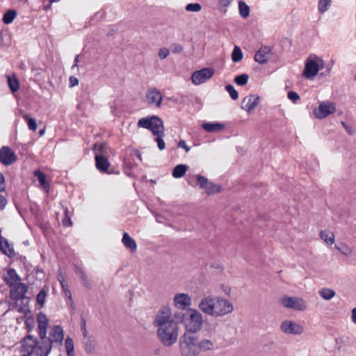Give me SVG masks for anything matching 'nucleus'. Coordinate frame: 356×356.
Returning a JSON list of instances; mask_svg holds the SVG:
<instances>
[{
  "instance_id": "nucleus-33",
  "label": "nucleus",
  "mask_w": 356,
  "mask_h": 356,
  "mask_svg": "<svg viewBox=\"0 0 356 356\" xmlns=\"http://www.w3.org/2000/svg\"><path fill=\"white\" fill-rule=\"evenodd\" d=\"M85 343V350L88 353H92L95 348V341L92 335L89 336L84 341Z\"/></svg>"
},
{
  "instance_id": "nucleus-40",
  "label": "nucleus",
  "mask_w": 356,
  "mask_h": 356,
  "mask_svg": "<svg viewBox=\"0 0 356 356\" xmlns=\"http://www.w3.org/2000/svg\"><path fill=\"white\" fill-rule=\"evenodd\" d=\"M332 0H319L318 3V10L321 13H324L328 10Z\"/></svg>"
},
{
  "instance_id": "nucleus-57",
  "label": "nucleus",
  "mask_w": 356,
  "mask_h": 356,
  "mask_svg": "<svg viewBox=\"0 0 356 356\" xmlns=\"http://www.w3.org/2000/svg\"><path fill=\"white\" fill-rule=\"evenodd\" d=\"M69 81H70V84L71 87L75 86L78 85V83H79L78 79L73 76L70 77Z\"/></svg>"
},
{
  "instance_id": "nucleus-30",
  "label": "nucleus",
  "mask_w": 356,
  "mask_h": 356,
  "mask_svg": "<svg viewBox=\"0 0 356 356\" xmlns=\"http://www.w3.org/2000/svg\"><path fill=\"white\" fill-rule=\"evenodd\" d=\"M159 341L165 346H170L177 341V335H158Z\"/></svg>"
},
{
  "instance_id": "nucleus-36",
  "label": "nucleus",
  "mask_w": 356,
  "mask_h": 356,
  "mask_svg": "<svg viewBox=\"0 0 356 356\" xmlns=\"http://www.w3.org/2000/svg\"><path fill=\"white\" fill-rule=\"evenodd\" d=\"M8 84L13 92H17L19 90V81L15 76H8Z\"/></svg>"
},
{
  "instance_id": "nucleus-18",
  "label": "nucleus",
  "mask_w": 356,
  "mask_h": 356,
  "mask_svg": "<svg viewBox=\"0 0 356 356\" xmlns=\"http://www.w3.org/2000/svg\"><path fill=\"white\" fill-rule=\"evenodd\" d=\"M13 287V289L10 290V298L15 300L23 298L28 291L27 286L25 284L20 283L19 282L16 284V286Z\"/></svg>"
},
{
  "instance_id": "nucleus-49",
  "label": "nucleus",
  "mask_w": 356,
  "mask_h": 356,
  "mask_svg": "<svg viewBox=\"0 0 356 356\" xmlns=\"http://www.w3.org/2000/svg\"><path fill=\"white\" fill-rule=\"evenodd\" d=\"M62 289L65 293V295L68 298V299L72 302V296L70 290L68 288L67 284L64 283V280L60 282Z\"/></svg>"
},
{
  "instance_id": "nucleus-35",
  "label": "nucleus",
  "mask_w": 356,
  "mask_h": 356,
  "mask_svg": "<svg viewBox=\"0 0 356 356\" xmlns=\"http://www.w3.org/2000/svg\"><path fill=\"white\" fill-rule=\"evenodd\" d=\"M65 347L67 356H74V344L72 338L68 337L65 339Z\"/></svg>"
},
{
  "instance_id": "nucleus-61",
  "label": "nucleus",
  "mask_w": 356,
  "mask_h": 356,
  "mask_svg": "<svg viewBox=\"0 0 356 356\" xmlns=\"http://www.w3.org/2000/svg\"><path fill=\"white\" fill-rule=\"evenodd\" d=\"M351 318L353 322L356 324V307L352 310Z\"/></svg>"
},
{
  "instance_id": "nucleus-42",
  "label": "nucleus",
  "mask_w": 356,
  "mask_h": 356,
  "mask_svg": "<svg viewBox=\"0 0 356 356\" xmlns=\"http://www.w3.org/2000/svg\"><path fill=\"white\" fill-rule=\"evenodd\" d=\"M122 241L127 248L134 249V240L127 232L124 233Z\"/></svg>"
},
{
  "instance_id": "nucleus-14",
  "label": "nucleus",
  "mask_w": 356,
  "mask_h": 356,
  "mask_svg": "<svg viewBox=\"0 0 356 356\" xmlns=\"http://www.w3.org/2000/svg\"><path fill=\"white\" fill-rule=\"evenodd\" d=\"M171 316V309L169 306H164L159 312L156 316L154 321L155 325L159 327L160 326H164L165 324L170 321Z\"/></svg>"
},
{
  "instance_id": "nucleus-58",
  "label": "nucleus",
  "mask_w": 356,
  "mask_h": 356,
  "mask_svg": "<svg viewBox=\"0 0 356 356\" xmlns=\"http://www.w3.org/2000/svg\"><path fill=\"white\" fill-rule=\"evenodd\" d=\"M232 0H219V6L222 7H228L231 3Z\"/></svg>"
},
{
  "instance_id": "nucleus-28",
  "label": "nucleus",
  "mask_w": 356,
  "mask_h": 356,
  "mask_svg": "<svg viewBox=\"0 0 356 356\" xmlns=\"http://www.w3.org/2000/svg\"><path fill=\"white\" fill-rule=\"evenodd\" d=\"M33 174H34V176L37 177L41 186L44 190L48 191L49 188V184L47 181L46 176H45L44 173H43L40 170H36L34 171Z\"/></svg>"
},
{
  "instance_id": "nucleus-12",
  "label": "nucleus",
  "mask_w": 356,
  "mask_h": 356,
  "mask_svg": "<svg viewBox=\"0 0 356 356\" xmlns=\"http://www.w3.org/2000/svg\"><path fill=\"white\" fill-rule=\"evenodd\" d=\"M196 177L200 187L203 188L207 194H214L220 191V187L218 185L209 181L206 177L201 175H197Z\"/></svg>"
},
{
  "instance_id": "nucleus-21",
  "label": "nucleus",
  "mask_w": 356,
  "mask_h": 356,
  "mask_svg": "<svg viewBox=\"0 0 356 356\" xmlns=\"http://www.w3.org/2000/svg\"><path fill=\"white\" fill-rule=\"evenodd\" d=\"M95 165L97 170L102 172H106L109 166L110 162L104 155L95 154Z\"/></svg>"
},
{
  "instance_id": "nucleus-15",
  "label": "nucleus",
  "mask_w": 356,
  "mask_h": 356,
  "mask_svg": "<svg viewBox=\"0 0 356 356\" xmlns=\"http://www.w3.org/2000/svg\"><path fill=\"white\" fill-rule=\"evenodd\" d=\"M280 329L285 334H301L304 332L303 327L300 325L291 321H283Z\"/></svg>"
},
{
  "instance_id": "nucleus-63",
  "label": "nucleus",
  "mask_w": 356,
  "mask_h": 356,
  "mask_svg": "<svg viewBox=\"0 0 356 356\" xmlns=\"http://www.w3.org/2000/svg\"><path fill=\"white\" fill-rule=\"evenodd\" d=\"M5 182V179L1 172H0V186L3 185Z\"/></svg>"
},
{
  "instance_id": "nucleus-47",
  "label": "nucleus",
  "mask_w": 356,
  "mask_h": 356,
  "mask_svg": "<svg viewBox=\"0 0 356 356\" xmlns=\"http://www.w3.org/2000/svg\"><path fill=\"white\" fill-rule=\"evenodd\" d=\"M46 296H47V292L45 291V289H42L37 295V298H36V300H37V302L41 306V307H43L44 302H45V299H46Z\"/></svg>"
},
{
  "instance_id": "nucleus-43",
  "label": "nucleus",
  "mask_w": 356,
  "mask_h": 356,
  "mask_svg": "<svg viewBox=\"0 0 356 356\" xmlns=\"http://www.w3.org/2000/svg\"><path fill=\"white\" fill-rule=\"evenodd\" d=\"M71 213L67 209V208H65V217L62 220V223L63 226L65 227H70L72 225V221L71 220Z\"/></svg>"
},
{
  "instance_id": "nucleus-20",
  "label": "nucleus",
  "mask_w": 356,
  "mask_h": 356,
  "mask_svg": "<svg viewBox=\"0 0 356 356\" xmlns=\"http://www.w3.org/2000/svg\"><path fill=\"white\" fill-rule=\"evenodd\" d=\"M178 325L173 320L167 322L165 325L158 327L157 334H177Z\"/></svg>"
},
{
  "instance_id": "nucleus-4",
  "label": "nucleus",
  "mask_w": 356,
  "mask_h": 356,
  "mask_svg": "<svg viewBox=\"0 0 356 356\" xmlns=\"http://www.w3.org/2000/svg\"><path fill=\"white\" fill-rule=\"evenodd\" d=\"M188 316L185 319V327L187 332L195 334L199 332L203 325V316L195 309L188 308Z\"/></svg>"
},
{
  "instance_id": "nucleus-48",
  "label": "nucleus",
  "mask_w": 356,
  "mask_h": 356,
  "mask_svg": "<svg viewBox=\"0 0 356 356\" xmlns=\"http://www.w3.org/2000/svg\"><path fill=\"white\" fill-rule=\"evenodd\" d=\"M95 149L97 151L96 154H98L99 155H104L107 154V149L108 147L106 144H95Z\"/></svg>"
},
{
  "instance_id": "nucleus-29",
  "label": "nucleus",
  "mask_w": 356,
  "mask_h": 356,
  "mask_svg": "<svg viewBox=\"0 0 356 356\" xmlns=\"http://www.w3.org/2000/svg\"><path fill=\"white\" fill-rule=\"evenodd\" d=\"M187 170L188 166L186 165L179 164L174 168L172 175L174 178H181L185 175Z\"/></svg>"
},
{
  "instance_id": "nucleus-17",
  "label": "nucleus",
  "mask_w": 356,
  "mask_h": 356,
  "mask_svg": "<svg viewBox=\"0 0 356 356\" xmlns=\"http://www.w3.org/2000/svg\"><path fill=\"white\" fill-rule=\"evenodd\" d=\"M259 102V97L256 95H250L245 97L241 102V108L248 113L252 111Z\"/></svg>"
},
{
  "instance_id": "nucleus-59",
  "label": "nucleus",
  "mask_w": 356,
  "mask_h": 356,
  "mask_svg": "<svg viewBox=\"0 0 356 356\" xmlns=\"http://www.w3.org/2000/svg\"><path fill=\"white\" fill-rule=\"evenodd\" d=\"M7 204V200L2 195H0V209H3Z\"/></svg>"
},
{
  "instance_id": "nucleus-7",
  "label": "nucleus",
  "mask_w": 356,
  "mask_h": 356,
  "mask_svg": "<svg viewBox=\"0 0 356 356\" xmlns=\"http://www.w3.org/2000/svg\"><path fill=\"white\" fill-rule=\"evenodd\" d=\"M214 73L215 70L211 67L202 68L192 74L191 81L194 85L198 86L211 79Z\"/></svg>"
},
{
  "instance_id": "nucleus-2",
  "label": "nucleus",
  "mask_w": 356,
  "mask_h": 356,
  "mask_svg": "<svg viewBox=\"0 0 356 356\" xmlns=\"http://www.w3.org/2000/svg\"><path fill=\"white\" fill-rule=\"evenodd\" d=\"M138 127L149 129L152 134L156 136L154 141L156 142L159 150L165 148V143L163 140L165 136L164 126L162 120L156 115H151L140 119L138 122Z\"/></svg>"
},
{
  "instance_id": "nucleus-45",
  "label": "nucleus",
  "mask_w": 356,
  "mask_h": 356,
  "mask_svg": "<svg viewBox=\"0 0 356 356\" xmlns=\"http://www.w3.org/2000/svg\"><path fill=\"white\" fill-rule=\"evenodd\" d=\"M225 90L229 94L231 98L233 100H236L238 98V93L235 90L234 87L232 85H231V84L227 85L225 86Z\"/></svg>"
},
{
  "instance_id": "nucleus-41",
  "label": "nucleus",
  "mask_w": 356,
  "mask_h": 356,
  "mask_svg": "<svg viewBox=\"0 0 356 356\" xmlns=\"http://www.w3.org/2000/svg\"><path fill=\"white\" fill-rule=\"evenodd\" d=\"M249 76L247 74H242L234 78L235 83L238 86H245L248 81Z\"/></svg>"
},
{
  "instance_id": "nucleus-56",
  "label": "nucleus",
  "mask_w": 356,
  "mask_h": 356,
  "mask_svg": "<svg viewBox=\"0 0 356 356\" xmlns=\"http://www.w3.org/2000/svg\"><path fill=\"white\" fill-rule=\"evenodd\" d=\"M50 334H63V328L60 325H55Z\"/></svg>"
},
{
  "instance_id": "nucleus-39",
  "label": "nucleus",
  "mask_w": 356,
  "mask_h": 356,
  "mask_svg": "<svg viewBox=\"0 0 356 356\" xmlns=\"http://www.w3.org/2000/svg\"><path fill=\"white\" fill-rule=\"evenodd\" d=\"M243 58V53L239 47L235 46L232 54V59L233 62L237 63Z\"/></svg>"
},
{
  "instance_id": "nucleus-53",
  "label": "nucleus",
  "mask_w": 356,
  "mask_h": 356,
  "mask_svg": "<svg viewBox=\"0 0 356 356\" xmlns=\"http://www.w3.org/2000/svg\"><path fill=\"white\" fill-rule=\"evenodd\" d=\"M172 51L175 54H179L183 51V47L177 43L172 44L171 45Z\"/></svg>"
},
{
  "instance_id": "nucleus-32",
  "label": "nucleus",
  "mask_w": 356,
  "mask_h": 356,
  "mask_svg": "<svg viewBox=\"0 0 356 356\" xmlns=\"http://www.w3.org/2000/svg\"><path fill=\"white\" fill-rule=\"evenodd\" d=\"M320 236L322 240L326 242L328 244H332L334 242V234L327 230L321 231L320 233Z\"/></svg>"
},
{
  "instance_id": "nucleus-9",
  "label": "nucleus",
  "mask_w": 356,
  "mask_h": 356,
  "mask_svg": "<svg viewBox=\"0 0 356 356\" xmlns=\"http://www.w3.org/2000/svg\"><path fill=\"white\" fill-rule=\"evenodd\" d=\"M282 305L286 308L303 311L307 308L306 302L300 298L285 296L282 299Z\"/></svg>"
},
{
  "instance_id": "nucleus-3",
  "label": "nucleus",
  "mask_w": 356,
  "mask_h": 356,
  "mask_svg": "<svg viewBox=\"0 0 356 356\" xmlns=\"http://www.w3.org/2000/svg\"><path fill=\"white\" fill-rule=\"evenodd\" d=\"M181 353L183 356H197L200 353L198 339L193 335H182L179 340Z\"/></svg>"
},
{
  "instance_id": "nucleus-6",
  "label": "nucleus",
  "mask_w": 356,
  "mask_h": 356,
  "mask_svg": "<svg viewBox=\"0 0 356 356\" xmlns=\"http://www.w3.org/2000/svg\"><path fill=\"white\" fill-rule=\"evenodd\" d=\"M37 345L35 346V355L37 356H47L52 348V341L47 335H40L39 339H35Z\"/></svg>"
},
{
  "instance_id": "nucleus-46",
  "label": "nucleus",
  "mask_w": 356,
  "mask_h": 356,
  "mask_svg": "<svg viewBox=\"0 0 356 356\" xmlns=\"http://www.w3.org/2000/svg\"><path fill=\"white\" fill-rule=\"evenodd\" d=\"M202 9V6L198 3H191L186 5V10L188 12H194L197 13L200 11Z\"/></svg>"
},
{
  "instance_id": "nucleus-16",
  "label": "nucleus",
  "mask_w": 356,
  "mask_h": 356,
  "mask_svg": "<svg viewBox=\"0 0 356 356\" xmlns=\"http://www.w3.org/2000/svg\"><path fill=\"white\" fill-rule=\"evenodd\" d=\"M146 98L149 104L155 106L157 108L161 106L162 95L158 90L155 88L148 90Z\"/></svg>"
},
{
  "instance_id": "nucleus-19",
  "label": "nucleus",
  "mask_w": 356,
  "mask_h": 356,
  "mask_svg": "<svg viewBox=\"0 0 356 356\" xmlns=\"http://www.w3.org/2000/svg\"><path fill=\"white\" fill-rule=\"evenodd\" d=\"M271 54V48L268 46L261 47L254 55V60L260 64L266 63Z\"/></svg>"
},
{
  "instance_id": "nucleus-37",
  "label": "nucleus",
  "mask_w": 356,
  "mask_h": 356,
  "mask_svg": "<svg viewBox=\"0 0 356 356\" xmlns=\"http://www.w3.org/2000/svg\"><path fill=\"white\" fill-rule=\"evenodd\" d=\"M17 15V12L15 10H8L3 17V22L9 24L12 23Z\"/></svg>"
},
{
  "instance_id": "nucleus-44",
  "label": "nucleus",
  "mask_w": 356,
  "mask_h": 356,
  "mask_svg": "<svg viewBox=\"0 0 356 356\" xmlns=\"http://www.w3.org/2000/svg\"><path fill=\"white\" fill-rule=\"evenodd\" d=\"M198 345H200V351L201 350H211L213 348V342L210 340H202L201 342L198 341Z\"/></svg>"
},
{
  "instance_id": "nucleus-38",
  "label": "nucleus",
  "mask_w": 356,
  "mask_h": 356,
  "mask_svg": "<svg viewBox=\"0 0 356 356\" xmlns=\"http://www.w3.org/2000/svg\"><path fill=\"white\" fill-rule=\"evenodd\" d=\"M23 119L26 122L28 127L31 131H35L37 129L36 120L31 117H29L27 114L22 115Z\"/></svg>"
},
{
  "instance_id": "nucleus-62",
  "label": "nucleus",
  "mask_w": 356,
  "mask_h": 356,
  "mask_svg": "<svg viewBox=\"0 0 356 356\" xmlns=\"http://www.w3.org/2000/svg\"><path fill=\"white\" fill-rule=\"evenodd\" d=\"M79 56L76 55L74 58V64L72 67V69L74 68L75 67H77V64L79 63Z\"/></svg>"
},
{
  "instance_id": "nucleus-54",
  "label": "nucleus",
  "mask_w": 356,
  "mask_h": 356,
  "mask_svg": "<svg viewBox=\"0 0 356 356\" xmlns=\"http://www.w3.org/2000/svg\"><path fill=\"white\" fill-rule=\"evenodd\" d=\"M341 124L349 135L353 136L355 134V131L350 126L343 121L341 122Z\"/></svg>"
},
{
  "instance_id": "nucleus-22",
  "label": "nucleus",
  "mask_w": 356,
  "mask_h": 356,
  "mask_svg": "<svg viewBox=\"0 0 356 356\" xmlns=\"http://www.w3.org/2000/svg\"><path fill=\"white\" fill-rule=\"evenodd\" d=\"M4 281L10 287L16 286L20 281L19 276L17 274V272L13 268H9L7 271V274L4 277Z\"/></svg>"
},
{
  "instance_id": "nucleus-24",
  "label": "nucleus",
  "mask_w": 356,
  "mask_h": 356,
  "mask_svg": "<svg viewBox=\"0 0 356 356\" xmlns=\"http://www.w3.org/2000/svg\"><path fill=\"white\" fill-rule=\"evenodd\" d=\"M75 273L80 277L83 284L88 289H91L93 286L92 281L88 277L83 268L76 266Z\"/></svg>"
},
{
  "instance_id": "nucleus-31",
  "label": "nucleus",
  "mask_w": 356,
  "mask_h": 356,
  "mask_svg": "<svg viewBox=\"0 0 356 356\" xmlns=\"http://www.w3.org/2000/svg\"><path fill=\"white\" fill-rule=\"evenodd\" d=\"M335 291L329 288H323L318 290V295L325 300H330L334 297Z\"/></svg>"
},
{
  "instance_id": "nucleus-34",
  "label": "nucleus",
  "mask_w": 356,
  "mask_h": 356,
  "mask_svg": "<svg viewBox=\"0 0 356 356\" xmlns=\"http://www.w3.org/2000/svg\"><path fill=\"white\" fill-rule=\"evenodd\" d=\"M238 10L243 18L246 19L250 15V7L243 1L238 2Z\"/></svg>"
},
{
  "instance_id": "nucleus-27",
  "label": "nucleus",
  "mask_w": 356,
  "mask_h": 356,
  "mask_svg": "<svg viewBox=\"0 0 356 356\" xmlns=\"http://www.w3.org/2000/svg\"><path fill=\"white\" fill-rule=\"evenodd\" d=\"M0 249L3 254L9 257L10 258H13L15 255V252L14 249L11 245L8 243V242L6 240L4 242L1 241L0 243Z\"/></svg>"
},
{
  "instance_id": "nucleus-10",
  "label": "nucleus",
  "mask_w": 356,
  "mask_h": 356,
  "mask_svg": "<svg viewBox=\"0 0 356 356\" xmlns=\"http://www.w3.org/2000/svg\"><path fill=\"white\" fill-rule=\"evenodd\" d=\"M335 110L336 108L334 104L330 102H323L319 104L318 107L314 110V113L318 119H323L330 114L334 113Z\"/></svg>"
},
{
  "instance_id": "nucleus-52",
  "label": "nucleus",
  "mask_w": 356,
  "mask_h": 356,
  "mask_svg": "<svg viewBox=\"0 0 356 356\" xmlns=\"http://www.w3.org/2000/svg\"><path fill=\"white\" fill-rule=\"evenodd\" d=\"M169 55L168 49L163 47L159 49V56L161 59L166 58Z\"/></svg>"
},
{
  "instance_id": "nucleus-64",
  "label": "nucleus",
  "mask_w": 356,
  "mask_h": 356,
  "mask_svg": "<svg viewBox=\"0 0 356 356\" xmlns=\"http://www.w3.org/2000/svg\"><path fill=\"white\" fill-rule=\"evenodd\" d=\"M331 69H332V66H329V67H327L326 74H330Z\"/></svg>"
},
{
  "instance_id": "nucleus-1",
  "label": "nucleus",
  "mask_w": 356,
  "mask_h": 356,
  "mask_svg": "<svg viewBox=\"0 0 356 356\" xmlns=\"http://www.w3.org/2000/svg\"><path fill=\"white\" fill-rule=\"evenodd\" d=\"M198 308L204 314L221 317L232 312L233 305L227 299L215 296H207L201 299Z\"/></svg>"
},
{
  "instance_id": "nucleus-25",
  "label": "nucleus",
  "mask_w": 356,
  "mask_h": 356,
  "mask_svg": "<svg viewBox=\"0 0 356 356\" xmlns=\"http://www.w3.org/2000/svg\"><path fill=\"white\" fill-rule=\"evenodd\" d=\"M37 321L38 323L39 334H47L49 321L46 315L40 312L38 316Z\"/></svg>"
},
{
  "instance_id": "nucleus-11",
  "label": "nucleus",
  "mask_w": 356,
  "mask_h": 356,
  "mask_svg": "<svg viewBox=\"0 0 356 356\" xmlns=\"http://www.w3.org/2000/svg\"><path fill=\"white\" fill-rule=\"evenodd\" d=\"M173 302L176 308L183 311L191 305L192 299L187 293H179L175 295Z\"/></svg>"
},
{
  "instance_id": "nucleus-26",
  "label": "nucleus",
  "mask_w": 356,
  "mask_h": 356,
  "mask_svg": "<svg viewBox=\"0 0 356 356\" xmlns=\"http://www.w3.org/2000/svg\"><path fill=\"white\" fill-rule=\"evenodd\" d=\"M133 149L131 147L127 148L126 151V155L124 159V173L128 176L132 177V169H131V159L129 157V155L131 156Z\"/></svg>"
},
{
  "instance_id": "nucleus-5",
  "label": "nucleus",
  "mask_w": 356,
  "mask_h": 356,
  "mask_svg": "<svg viewBox=\"0 0 356 356\" xmlns=\"http://www.w3.org/2000/svg\"><path fill=\"white\" fill-rule=\"evenodd\" d=\"M323 60L316 56H309L305 61V70L302 72L304 77L313 79L318 74L320 69L323 68Z\"/></svg>"
},
{
  "instance_id": "nucleus-50",
  "label": "nucleus",
  "mask_w": 356,
  "mask_h": 356,
  "mask_svg": "<svg viewBox=\"0 0 356 356\" xmlns=\"http://www.w3.org/2000/svg\"><path fill=\"white\" fill-rule=\"evenodd\" d=\"M347 339L348 338L344 336L342 337H339L338 338H335L334 341L336 343V348L340 350V348L342 347L343 343H345L346 342Z\"/></svg>"
},
{
  "instance_id": "nucleus-23",
  "label": "nucleus",
  "mask_w": 356,
  "mask_h": 356,
  "mask_svg": "<svg viewBox=\"0 0 356 356\" xmlns=\"http://www.w3.org/2000/svg\"><path fill=\"white\" fill-rule=\"evenodd\" d=\"M202 127L208 133L220 131L225 127L224 124L218 122H204Z\"/></svg>"
},
{
  "instance_id": "nucleus-60",
  "label": "nucleus",
  "mask_w": 356,
  "mask_h": 356,
  "mask_svg": "<svg viewBox=\"0 0 356 356\" xmlns=\"http://www.w3.org/2000/svg\"><path fill=\"white\" fill-rule=\"evenodd\" d=\"M86 322L83 318H81V331L83 332V334L86 332Z\"/></svg>"
},
{
  "instance_id": "nucleus-13",
  "label": "nucleus",
  "mask_w": 356,
  "mask_h": 356,
  "mask_svg": "<svg viewBox=\"0 0 356 356\" xmlns=\"http://www.w3.org/2000/svg\"><path fill=\"white\" fill-rule=\"evenodd\" d=\"M17 161V156L10 147L3 146L0 149V162L4 165H10Z\"/></svg>"
},
{
  "instance_id": "nucleus-55",
  "label": "nucleus",
  "mask_w": 356,
  "mask_h": 356,
  "mask_svg": "<svg viewBox=\"0 0 356 356\" xmlns=\"http://www.w3.org/2000/svg\"><path fill=\"white\" fill-rule=\"evenodd\" d=\"M178 147L184 149L186 152H188L191 149L190 147H188L186 145V141L184 140H181L179 142Z\"/></svg>"
},
{
  "instance_id": "nucleus-8",
  "label": "nucleus",
  "mask_w": 356,
  "mask_h": 356,
  "mask_svg": "<svg viewBox=\"0 0 356 356\" xmlns=\"http://www.w3.org/2000/svg\"><path fill=\"white\" fill-rule=\"evenodd\" d=\"M36 345V340L33 335H26L21 341L19 351L24 356H31L33 353L35 354Z\"/></svg>"
},
{
  "instance_id": "nucleus-51",
  "label": "nucleus",
  "mask_w": 356,
  "mask_h": 356,
  "mask_svg": "<svg viewBox=\"0 0 356 356\" xmlns=\"http://www.w3.org/2000/svg\"><path fill=\"white\" fill-rule=\"evenodd\" d=\"M287 97L293 103H296L299 99L300 95L294 91H289L287 94Z\"/></svg>"
}]
</instances>
